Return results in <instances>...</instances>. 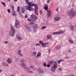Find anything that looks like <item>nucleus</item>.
Returning <instances> with one entry per match:
<instances>
[{"instance_id": "nucleus-32", "label": "nucleus", "mask_w": 76, "mask_h": 76, "mask_svg": "<svg viewBox=\"0 0 76 76\" xmlns=\"http://www.w3.org/2000/svg\"><path fill=\"white\" fill-rule=\"evenodd\" d=\"M39 43H40V44H42V46L43 45V42H42V41H41V40H40L39 41Z\"/></svg>"}, {"instance_id": "nucleus-37", "label": "nucleus", "mask_w": 76, "mask_h": 76, "mask_svg": "<svg viewBox=\"0 0 76 76\" xmlns=\"http://www.w3.org/2000/svg\"><path fill=\"white\" fill-rule=\"evenodd\" d=\"M25 61V60L23 59H22L21 60V63H23V62H24Z\"/></svg>"}, {"instance_id": "nucleus-19", "label": "nucleus", "mask_w": 76, "mask_h": 76, "mask_svg": "<svg viewBox=\"0 0 76 76\" xmlns=\"http://www.w3.org/2000/svg\"><path fill=\"white\" fill-rule=\"evenodd\" d=\"M52 37V36H51V35H49L47 36V39H50Z\"/></svg>"}, {"instance_id": "nucleus-63", "label": "nucleus", "mask_w": 76, "mask_h": 76, "mask_svg": "<svg viewBox=\"0 0 76 76\" xmlns=\"http://www.w3.org/2000/svg\"><path fill=\"white\" fill-rule=\"evenodd\" d=\"M2 71V70H1V69H0V73H1V72Z\"/></svg>"}, {"instance_id": "nucleus-36", "label": "nucleus", "mask_w": 76, "mask_h": 76, "mask_svg": "<svg viewBox=\"0 0 76 76\" xmlns=\"http://www.w3.org/2000/svg\"><path fill=\"white\" fill-rule=\"evenodd\" d=\"M1 3L4 5V6L5 7V2H1Z\"/></svg>"}, {"instance_id": "nucleus-4", "label": "nucleus", "mask_w": 76, "mask_h": 76, "mask_svg": "<svg viewBox=\"0 0 76 76\" xmlns=\"http://www.w3.org/2000/svg\"><path fill=\"white\" fill-rule=\"evenodd\" d=\"M11 29L12 30V32L11 31L9 32V34L10 36L11 37H13L14 36V34H15V29L13 27V26H11Z\"/></svg>"}, {"instance_id": "nucleus-41", "label": "nucleus", "mask_w": 76, "mask_h": 76, "mask_svg": "<svg viewBox=\"0 0 76 76\" xmlns=\"http://www.w3.org/2000/svg\"><path fill=\"white\" fill-rule=\"evenodd\" d=\"M20 17L22 18H23V16H22V14H21L20 15Z\"/></svg>"}, {"instance_id": "nucleus-21", "label": "nucleus", "mask_w": 76, "mask_h": 76, "mask_svg": "<svg viewBox=\"0 0 76 76\" xmlns=\"http://www.w3.org/2000/svg\"><path fill=\"white\" fill-rule=\"evenodd\" d=\"M21 9L22 13H24V12H25V9L23 7Z\"/></svg>"}, {"instance_id": "nucleus-3", "label": "nucleus", "mask_w": 76, "mask_h": 76, "mask_svg": "<svg viewBox=\"0 0 76 76\" xmlns=\"http://www.w3.org/2000/svg\"><path fill=\"white\" fill-rule=\"evenodd\" d=\"M30 18L31 19L28 18L27 20H28L29 22L31 21H33V22H36V20H35L37 18V16L35 15H34V14H32L30 16Z\"/></svg>"}, {"instance_id": "nucleus-62", "label": "nucleus", "mask_w": 76, "mask_h": 76, "mask_svg": "<svg viewBox=\"0 0 76 76\" xmlns=\"http://www.w3.org/2000/svg\"><path fill=\"white\" fill-rule=\"evenodd\" d=\"M18 9H20V7H18Z\"/></svg>"}, {"instance_id": "nucleus-25", "label": "nucleus", "mask_w": 76, "mask_h": 76, "mask_svg": "<svg viewBox=\"0 0 76 76\" xmlns=\"http://www.w3.org/2000/svg\"><path fill=\"white\" fill-rule=\"evenodd\" d=\"M69 42L71 44H73V41L72 39H69Z\"/></svg>"}, {"instance_id": "nucleus-47", "label": "nucleus", "mask_w": 76, "mask_h": 76, "mask_svg": "<svg viewBox=\"0 0 76 76\" xmlns=\"http://www.w3.org/2000/svg\"><path fill=\"white\" fill-rule=\"evenodd\" d=\"M47 66L48 67H50V64H48V65H47Z\"/></svg>"}, {"instance_id": "nucleus-27", "label": "nucleus", "mask_w": 76, "mask_h": 76, "mask_svg": "<svg viewBox=\"0 0 76 76\" xmlns=\"http://www.w3.org/2000/svg\"><path fill=\"white\" fill-rule=\"evenodd\" d=\"M11 13L12 15L13 16H15V15H16V14H15V12H14L13 11H12Z\"/></svg>"}, {"instance_id": "nucleus-39", "label": "nucleus", "mask_w": 76, "mask_h": 76, "mask_svg": "<svg viewBox=\"0 0 76 76\" xmlns=\"http://www.w3.org/2000/svg\"><path fill=\"white\" fill-rule=\"evenodd\" d=\"M47 28V26H43L42 28V29H45V28Z\"/></svg>"}, {"instance_id": "nucleus-14", "label": "nucleus", "mask_w": 76, "mask_h": 76, "mask_svg": "<svg viewBox=\"0 0 76 76\" xmlns=\"http://www.w3.org/2000/svg\"><path fill=\"white\" fill-rule=\"evenodd\" d=\"M54 21H58L60 20V18L59 17H55L54 18Z\"/></svg>"}, {"instance_id": "nucleus-12", "label": "nucleus", "mask_w": 76, "mask_h": 76, "mask_svg": "<svg viewBox=\"0 0 76 76\" xmlns=\"http://www.w3.org/2000/svg\"><path fill=\"white\" fill-rule=\"evenodd\" d=\"M20 34L17 35V38L19 41H21L22 40V37L20 36Z\"/></svg>"}, {"instance_id": "nucleus-57", "label": "nucleus", "mask_w": 76, "mask_h": 76, "mask_svg": "<svg viewBox=\"0 0 76 76\" xmlns=\"http://www.w3.org/2000/svg\"><path fill=\"white\" fill-rule=\"evenodd\" d=\"M20 10V9H18L17 10V11L18 12H19V11Z\"/></svg>"}, {"instance_id": "nucleus-49", "label": "nucleus", "mask_w": 76, "mask_h": 76, "mask_svg": "<svg viewBox=\"0 0 76 76\" xmlns=\"http://www.w3.org/2000/svg\"><path fill=\"white\" fill-rule=\"evenodd\" d=\"M40 14H41V15H42V11L40 10Z\"/></svg>"}, {"instance_id": "nucleus-40", "label": "nucleus", "mask_w": 76, "mask_h": 76, "mask_svg": "<svg viewBox=\"0 0 76 76\" xmlns=\"http://www.w3.org/2000/svg\"><path fill=\"white\" fill-rule=\"evenodd\" d=\"M34 22H30V25H33V24H34Z\"/></svg>"}, {"instance_id": "nucleus-10", "label": "nucleus", "mask_w": 76, "mask_h": 76, "mask_svg": "<svg viewBox=\"0 0 76 76\" xmlns=\"http://www.w3.org/2000/svg\"><path fill=\"white\" fill-rule=\"evenodd\" d=\"M37 71L38 72H39V73H40V74H45V73L44 72L42 69H41L40 68H39L38 69H37Z\"/></svg>"}, {"instance_id": "nucleus-34", "label": "nucleus", "mask_w": 76, "mask_h": 76, "mask_svg": "<svg viewBox=\"0 0 76 76\" xmlns=\"http://www.w3.org/2000/svg\"><path fill=\"white\" fill-rule=\"evenodd\" d=\"M22 52V51L20 50H19L18 51V54Z\"/></svg>"}, {"instance_id": "nucleus-20", "label": "nucleus", "mask_w": 76, "mask_h": 76, "mask_svg": "<svg viewBox=\"0 0 76 76\" xmlns=\"http://www.w3.org/2000/svg\"><path fill=\"white\" fill-rule=\"evenodd\" d=\"M41 52H39L38 53V54L36 56V57L37 58L38 57H40V56H41Z\"/></svg>"}, {"instance_id": "nucleus-13", "label": "nucleus", "mask_w": 76, "mask_h": 76, "mask_svg": "<svg viewBox=\"0 0 76 76\" xmlns=\"http://www.w3.org/2000/svg\"><path fill=\"white\" fill-rule=\"evenodd\" d=\"M7 62L8 64H10V63H11L12 61L11 60V59L9 58L7 60Z\"/></svg>"}, {"instance_id": "nucleus-51", "label": "nucleus", "mask_w": 76, "mask_h": 76, "mask_svg": "<svg viewBox=\"0 0 76 76\" xmlns=\"http://www.w3.org/2000/svg\"><path fill=\"white\" fill-rule=\"evenodd\" d=\"M49 43H48V42H45V44H46V45H47V44H48Z\"/></svg>"}, {"instance_id": "nucleus-52", "label": "nucleus", "mask_w": 76, "mask_h": 76, "mask_svg": "<svg viewBox=\"0 0 76 76\" xmlns=\"http://www.w3.org/2000/svg\"><path fill=\"white\" fill-rule=\"evenodd\" d=\"M19 15H21L22 14V13H21V12H20V11H19Z\"/></svg>"}, {"instance_id": "nucleus-42", "label": "nucleus", "mask_w": 76, "mask_h": 76, "mask_svg": "<svg viewBox=\"0 0 76 76\" xmlns=\"http://www.w3.org/2000/svg\"><path fill=\"white\" fill-rule=\"evenodd\" d=\"M19 56H20L21 57H23V55H22V54L21 53H19Z\"/></svg>"}, {"instance_id": "nucleus-61", "label": "nucleus", "mask_w": 76, "mask_h": 76, "mask_svg": "<svg viewBox=\"0 0 76 76\" xmlns=\"http://www.w3.org/2000/svg\"><path fill=\"white\" fill-rule=\"evenodd\" d=\"M66 58H67V59H68V58H69V57L67 56H66Z\"/></svg>"}, {"instance_id": "nucleus-23", "label": "nucleus", "mask_w": 76, "mask_h": 76, "mask_svg": "<svg viewBox=\"0 0 76 76\" xmlns=\"http://www.w3.org/2000/svg\"><path fill=\"white\" fill-rule=\"evenodd\" d=\"M48 9V5L46 4L45 5V7H44V9L45 10H47Z\"/></svg>"}, {"instance_id": "nucleus-30", "label": "nucleus", "mask_w": 76, "mask_h": 76, "mask_svg": "<svg viewBox=\"0 0 76 76\" xmlns=\"http://www.w3.org/2000/svg\"><path fill=\"white\" fill-rule=\"evenodd\" d=\"M53 65H54L55 66H57V63L56 61L54 62V63L53 64Z\"/></svg>"}, {"instance_id": "nucleus-46", "label": "nucleus", "mask_w": 76, "mask_h": 76, "mask_svg": "<svg viewBox=\"0 0 76 76\" xmlns=\"http://www.w3.org/2000/svg\"><path fill=\"white\" fill-rule=\"evenodd\" d=\"M7 11L9 13H10V9H8Z\"/></svg>"}, {"instance_id": "nucleus-53", "label": "nucleus", "mask_w": 76, "mask_h": 76, "mask_svg": "<svg viewBox=\"0 0 76 76\" xmlns=\"http://www.w3.org/2000/svg\"><path fill=\"white\" fill-rule=\"evenodd\" d=\"M68 51L69 53H71L72 52V51H71V50H68Z\"/></svg>"}, {"instance_id": "nucleus-5", "label": "nucleus", "mask_w": 76, "mask_h": 76, "mask_svg": "<svg viewBox=\"0 0 76 76\" xmlns=\"http://www.w3.org/2000/svg\"><path fill=\"white\" fill-rule=\"evenodd\" d=\"M20 66L23 68V69H25V70H27L29 73H32L33 72L31 71H29V69L28 68V67H26V65L25 64V63H22L20 64Z\"/></svg>"}, {"instance_id": "nucleus-31", "label": "nucleus", "mask_w": 76, "mask_h": 76, "mask_svg": "<svg viewBox=\"0 0 76 76\" xmlns=\"http://www.w3.org/2000/svg\"><path fill=\"white\" fill-rule=\"evenodd\" d=\"M43 45H42V47L43 48H44L45 47V46L46 45V44H45V43H43Z\"/></svg>"}, {"instance_id": "nucleus-7", "label": "nucleus", "mask_w": 76, "mask_h": 76, "mask_svg": "<svg viewBox=\"0 0 76 76\" xmlns=\"http://www.w3.org/2000/svg\"><path fill=\"white\" fill-rule=\"evenodd\" d=\"M65 32V30H61L58 31L53 33L52 35H60L61 34H63Z\"/></svg>"}, {"instance_id": "nucleus-8", "label": "nucleus", "mask_w": 76, "mask_h": 76, "mask_svg": "<svg viewBox=\"0 0 76 76\" xmlns=\"http://www.w3.org/2000/svg\"><path fill=\"white\" fill-rule=\"evenodd\" d=\"M25 9L26 10H28L29 11H32L33 10V8L31 6H26L25 7Z\"/></svg>"}, {"instance_id": "nucleus-60", "label": "nucleus", "mask_w": 76, "mask_h": 76, "mask_svg": "<svg viewBox=\"0 0 76 76\" xmlns=\"http://www.w3.org/2000/svg\"><path fill=\"white\" fill-rule=\"evenodd\" d=\"M13 8H14V6H12V9H13Z\"/></svg>"}, {"instance_id": "nucleus-43", "label": "nucleus", "mask_w": 76, "mask_h": 76, "mask_svg": "<svg viewBox=\"0 0 76 76\" xmlns=\"http://www.w3.org/2000/svg\"><path fill=\"white\" fill-rule=\"evenodd\" d=\"M30 67L31 69H34V67L32 66H30Z\"/></svg>"}, {"instance_id": "nucleus-38", "label": "nucleus", "mask_w": 76, "mask_h": 76, "mask_svg": "<svg viewBox=\"0 0 76 76\" xmlns=\"http://www.w3.org/2000/svg\"><path fill=\"white\" fill-rule=\"evenodd\" d=\"M26 3H27V4H28L29 3V0H26Z\"/></svg>"}, {"instance_id": "nucleus-17", "label": "nucleus", "mask_w": 76, "mask_h": 76, "mask_svg": "<svg viewBox=\"0 0 76 76\" xmlns=\"http://www.w3.org/2000/svg\"><path fill=\"white\" fill-rule=\"evenodd\" d=\"M60 48V45H58L55 47L56 50H58Z\"/></svg>"}, {"instance_id": "nucleus-28", "label": "nucleus", "mask_w": 76, "mask_h": 76, "mask_svg": "<svg viewBox=\"0 0 76 76\" xmlns=\"http://www.w3.org/2000/svg\"><path fill=\"white\" fill-rule=\"evenodd\" d=\"M53 63V61H50V62L48 63V64H49L50 65H52V64Z\"/></svg>"}, {"instance_id": "nucleus-29", "label": "nucleus", "mask_w": 76, "mask_h": 76, "mask_svg": "<svg viewBox=\"0 0 76 76\" xmlns=\"http://www.w3.org/2000/svg\"><path fill=\"white\" fill-rule=\"evenodd\" d=\"M37 28H33V31L34 32H37Z\"/></svg>"}, {"instance_id": "nucleus-1", "label": "nucleus", "mask_w": 76, "mask_h": 76, "mask_svg": "<svg viewBox=\"0 0 76 76\" xmlns=\"http://www.w3.org/2000/svg\"><path fill=\"white\" fill-rule=\"evenodd\" d=\"M28 4V6H31V7H33V6H34L35 9H34V12L35 13L36 15H38V7L37 4H34L32 2H28V4Z\"/></svg>"}, {"instance_id": "nucleus-55", "label": "nucleus", "mask_w": 76, "mask_h": 76, "mask_svg": "<svg viewBox=\"0 0 76 76\" xmlns=\"http://www.w3.org/2000/svg\"><path fill=\"white\" fill-rule=\"evenodd\" d=\"M58 70H61V68H59L58 69Z\"/></svg>"}, {"instance_id": "nucleus-54", "label": "nucleus", "mask_w": 76, "mask_h": 76, "mask_svg": "<svg viewBox=\"0 0 76 76\" xmlns=\"http://www.w3.org/2000/svg\"><path fill=\"white\" fill-rule=\"evenodd\" d=\"M36 45H40V44H37Z\"/></svg>"}, {"instance_id": "nucleus-50", "label": "nucleus", "mask_w": 76, "mask_h": 76, "mask_svg": "<svg viewBox=\"0 0 76 76\" xmlns=\"http://www.w3.org/2000/svg\"><path fill=\"white\" fill-rule=\"evenodd\" d=\"M25 17L26 18H28V15H26L25 16Z\"/></svg>"}, {"instance_id": "nucleus-48", "label": "nucleus", "mask_w": 76, "mask_h": 76, "mask_svg": "<svg viewBox=\"0 0 76 76\" xmlns=\"http://www.w3.org/2000/svg\"><path fill=\"white\" fill-rule=\"evenodd\" d=\"M48 52L49 53V54H50V49H49L48 50Z\"/></svg>"}, {"instance_id": "nucleus-59", "label": "nucleus", "mask_w": 76, "mask_h": 76, "mask_svg": "<svg viewBox=\"0 0 76 76\" xmlns=\"http://www.w3.org/2000/svg\"><path fill=\"white\" fill-rule=\"evenodd\" d=\"M12 10L13 11H14V8H12Z\"/></svg>"}, {"instance_id": "nucleus-18", "label": "nucleus", "mask_w": 76, "mask_h": 76, "mask_svg": "<svg viewBox=\"0 0 76 76\" xmlns=\"http://www.w3.org/2000/svg\"><path fill=\"white\" fill-rule=\"evenodd\" d=\"M38 24H35L34 26L33 27V28L35 29H38Z\"/></svg>"}, {"instance_id": "nucleus-22", "label": "nucleus", "mask_w": 76, "mask_h": 76, "mask_svg": "<svg viewBox=\"0 0 76 76\" xmlns=\"http://www.w3.org/2000/svg\"><path fill=\"white\" fill-rule=\"evenodd\" d=\"M55 70L56 69L53 68V67H52L51 68V71L52 72H55Z\"/></svg>"}, {"instance_id": "nucleus-64", "label": "nucleus", "mask_w": 76, "mask_h": 76, "mask_svg": "<svg viewBox=\"0 0 76 76\" xmlns=\"http://www.w3.org/2000/svg\"><path fill=\"white\" fill-rule=\"evenodd\" d=\"M14 75H11V76H14Z\"/></svg>"}, {"instance_id": "nucleus-26", "label": "nucleus", "mask_w": 76, "mask_h": 76, "mask_svg": "<svg viewBox=\"0 0 76 76\" xmlns=\"http://www.w3.org/2000/svg\"><path fill=\"white\" fill-rule=\"evenodd\" d=\"M57 66L53 65V67H52L54 69H57Z\"/></svg>"}, {"instance_id": "nucleus-2", "label": "nucleus", "mask_w": 76, "mask_h": 76, "mask_svg": "<svg viewBox=\"0 0 76 76\" xmlns=\"http://www.w3.org/2000/svg\"><path fill=\"white\" fill-rule=\"evenodd\" d=\"M68 15L70 18L72 19V18L76 15V11L74 10L70 11L69 12Z\"/></svg>"}, {"instance_id": "nucleus-56", "label": "nucleus", "mask_w": 76, "mask_h": 76, "mask_svg": "<svg viewBox=\"0 0 76 76\" xmlns=\"http://www.w3.org/2000/svg\"><path fill=\"white\" fill-rule=\"evenodd\" d=\"M58 8H57V9H56V11H57V12H58Z\"/></svg>"}, {"instance_id": "nucleus-15", "label": "nucleus", "mask_w": 76, "mask_h": 76, "mask_svg": "<svg viewBox=\"0 0 76 76\" xmlns=\"http://www.w3.org/2000/svg\"><path fill=\"white\" fill-rule=\"evenodd\" d=\"M3 64V66H7V67H9V64H6V63L5 62H4V61H3V63H2Z\"/></svg>"}, {"instance_id": "nucleus-16", "label": "nucleus", "mask_w": 76, "mask_h": 76, "mask_svg": "<svg viewBox=\"0 0 76 76\" xmlns=\"http://www.w3.org/2000/svg\"><path fill=\"white\" fill-rule=\"evenodd\" d=\"M71 30L72 31H75V27H74V26L73 25H71L70 26Z\"/></svg>"}, {"instance_id": "nucleus-44", "label": "nucleus", "mask_w": 76, "mask_h": 76, "mask_svg": "<svg viewBox=\"0 0 76 76\" xmlns=\"http://www.w3.org/2000/svg\"><path fill=\"white\" fill-rule=\"evenodd\" d=\"M5 44H8L9 42L7 41H5L4 42Z\"/></svg>"}, {"instance_id": "nucleus-9", "label": "nucleus", "mask_w": 76, "mask_h": 76, "mask_svg": "<svg viewBox=\"0 0 76 76\" xmlns=\"http://www.w3.org/2000/svg\"><path fill=\"white\" fill-rule=\"evenodd\" d=\"M24 27L28 32H31V28H30V27H29V25H28L25 24V26H24Z\"/></svg>"}, {"instance_id": "nucleus-6", "label": "nucleus", "mask_w": 76, "mask_h": 76, "mask_svg": "<svg viewBox=\"0 0 76 76\" xmlns=\"http://www.w3.org/2000/svg\"><path fill=\"white\" fill-rule=\"evenodd\" d=\"M15 28H17L19 29L20 28V22L19 20L16 19L15 20Z\"/></svg>"}, {"instance_id": "nucleus-11", "label": "nucleus", "mask_w": 76, "mask_h": 76, "mask_svg": "<svg viewBox=\"0 0 76 76\" xmlns=\"http://www.w3.org/2000/svg\"><path fill=\"white\" fill-rule=\"evenodd\" d=\"M48 12V16H49L50 18V16H51V11L50 9H48L47 10Z\"/></svg>"}, {"instance_id": "nucleus-35", "label": "nucleus", "mask_w": 76, "mask_h": 76, "mask_svg": "<svg viewBox=\"0 0 76 76\" xmlns=\"http://www.w3.org/2000/svg\"><path fill=\"white\" fill-rule=\"evenodd\" d=\"M33 56H35V55H36V54H37V53L35 52H33Z\"/></svg>"}, {"instance_id": "nucleus-24", "label": "nucleus", "mask_w": 76, "mask_h": 76, "mask_svg": "<svg viewBox=\"0 0 76 76\" xmlns=\"http://www.w3.org/2000/svg\"><path fill=\"white\" fill-rule=\"evenodd\" d=\"M63 60H59L57 61L58 63V64H60V63L61 62V61H63Z\"/></svg>"}, {"instance_id": "nucleus-45", "label": "nucleus", "mask_w": 76, "mask_h": 76, "mask_svg": "<svg viewBox=\"0 0 76 76\" xmlns=\"http://www.w3.org/2000/svg\"><path fill=\"white\" fill-rule=\"evenodd\" d=\"M47 3H49L50 2V0H47Z\"/></svg>"}, {"instance_id": "nucleus-33", "label": "nucleus", "mask_w": 76, "mask_h": 76, "mask_svg": "<svg viewBox=\"0 0 76 76\" xmlns=\"http://www.w3.org/2000/svg\"><path fill=\"white\" fill-rule=\"evenodd\" d=\"M43 65L45 67H47V64H46V63H43Z\"/></svg>"}, {"instance_id": "nucleus-58", "label": "nucleus", "mask_w": 76, "mask_h": 76, "mask_svg": "<svg viewBox=\"0 0 76 76\" xmlns=\"http://www.w3.org/2000/svg\"><path fill=\"white\" fill-rule=\"evenodd\" d=\"M46 24L47 25H48V22H47V21H46Z\"/></svg>"}]
</instances>
